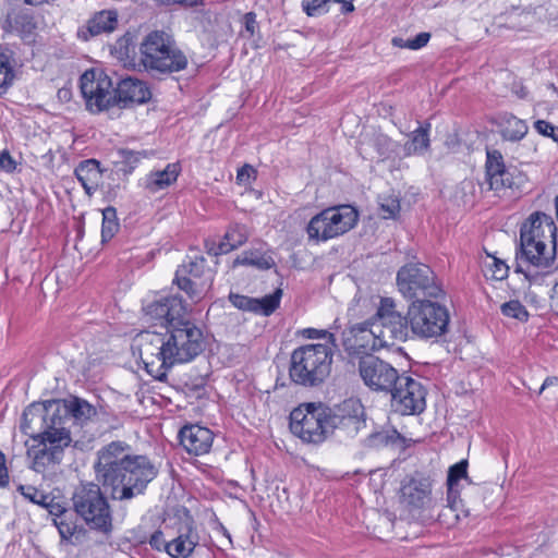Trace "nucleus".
Segmentation results:
<instances>
[{"instance_id": "7c9ffc66", "label": "nucleus", "mask_w": 558, "mask_h": 558, "mask_svg": "<svg viewBox=\"0 0 558 558\" xmlns=\"http://www.w3.org/2000/svg\"><path fill=\"white\" fill-rule=\"evenodd\" d=\"M133 39L134 37L130 33L124 34L113 44L111 53L135 68L138 66V54Z\"/></svg>"}, {"instance_id": "6e6d98bb", "label": "nucleus", "mask_w": 558, "mask_h": 558, "mask_svg": "<svg viewBox=\"0 0 558 558\" xmlns=\"http://www.w3.org/2000/svg\"><path fill=\"white\" fill-rule=\"evenodd\" d=\"M447 501L451 509L458 508V504L461 501L458 485L447 484Z\"/></svg>"}, {"instance_id": "39448f33", "label": "nucleus", "mask_w": 558, "mask_h": 558, "mask_svg": "<svg viewBox=\"0 0 558 558\" xmlns=\"http://www.w3.org/2000/svg\"><path fill=\"white\" fill-rule=\"evenodd\" d=\"M187 65V57L165 31L149 32L140 44L138 66L154 77L183 71Z\"/></svg>"}, {"instance_id": "20e7f679", "label": "nucleus", "mask_w": 558, "mask_h": 558, "mask_svg": "<svg viewBox=\"0 0 558 558\" xmlns=\"http://www.w3.org/2000/svg\"><path fill=\"white\" fill-rule=\"evenodd\" d=\"M556 232L557 228L548 216L539 213L531 215L529 222L520 230L517 259L541 269H549L556 263Z\"/></svg>"}, {"instance_id": "603ef678", "label": "nucleus", "mask_w": 558, "mask_h": 558, "mask_svg": "<svg viewBox=\"0 0 558 558\" xmlns=\"http://www.w3.org/2000/svg\"><path fill=\"white\" fill-rule=\"evenodd\" d=\"M16 169V161L10 155L9 150L4 149L0 153V170L12 173Z\"/></svg>"}, {"instance_id": "338daca9", "label": "nucleus", "mask_w": 558, "mask_h": 558, "mask_svg": "<svg viewBox=\"0 0 558 558\" xmlns=\"http://www.w3.org/2000/svg\"><path fill=\"white\" fill-rule=\"evenodd\" d=\"M515 272H523L525 278L530 279L527 272H524V270L522 269L521 265L518 264L517 268H515Z\"/></svg>"}, {"instance_id": "5701e85b", "label": "nucleus", "mask_w": 558, "mask_h": 558, "mask_svg": "<svg viewBox=\"0 0 558 558\" xmlns=\"http://www.w3.org/2000/svg\"><path fill=\"white\" fill-rule=\"evenodd\" d=\"M117 13L110 10L97 12L90 17L86 25L77 31V37L87 41L92 37L98 36L102 33H111L116 29L118 24Z\"/></svg>"}, {"instance_id": "37998d69", "label": "nucleus", "mask_w": 558, "mask_h": 558, "mask_svg": "<svg viewBox=\"0 0 558 558\" xmlns=\"http://www.w3.org/2000/svg\"><path fill=\"white\" fill-rule=\"evenodd\" d=\"M70 518L53 519V523L57 526L59 534L62 539H70L76 529V525L69 520Z\"/></svg>"}, {"instance_id": "473e14b6", "label": "nucleus", "mask_w": 558, "mask_h": 558, "mask_svg": "<svg viewBox=\"0 0 558 558\" xmlns=\"http://www.w3.org/2000/svg\"><path fill=\"white\" fill-rule=\"evenodd\" d=\"M275 265V260L270 255L260 253L257 250L244 251L232 263L233 268L238 266H253L260 270L270 269Z\"/></svg>"}, {"instance_id": "13d9d810", "label": "nucleus", "mask_w": 558, "mask_h": 558, "mask_svg": "<svg viewBox=\"0 0 558 558\" xmlns=\"http://www.w3.org/2000/svg\"><path fill=\"white\" fill-rule=\"evenodd\" d=\"M161 4L165 5H181L184 8H193L203 4V0H157Z\"/></svg>"}, {"instance_id": "a19ab883", "label": "nucleus", "mask_w": 558, "mask_h": 558, "mask_svg": "<svg viewBox=\"0 0 558 558\" xmlns=\"http://www.w3.org/2000/svg\"><path fill=\"white\" fill-rule=\"evenodd\" d=\"M462 478L471 483L468 476V460H461L449 468L447 475V484L458 485L459 481Z\"/></svg>"}, {"instance_id": "423d86ee", "label": "nucleus", "mask_w": 558, "mask_h": 558, "mask_svg": "<svg viewBox=\"0 0 558 558\" xmlns=\"http://www.w3.org/2000/svg\"><path fill=\"white\" fill-rule=\"evenodd\" d=\"M332 360L333 350L329 344L301 345L291 353L289 378L306 388L318 387L329 377Z\"/></svg>"}, {"instance_id": "6ab92c4d", "label": "nucleus", "mask_w": 558, "mask_h": 558, "mask_svg": "<svg viewBox=\"0 0 558 558\" xmlns=\"http://www.w3.org/2000/svg\"><path fill=\"white\" fill-rule=\"evenodd\" d=\"M401 498L413 508H423L429 499L432 483L429 476L421 472L407 476L400 488Z\"/></svg>"}, {"instance_id": "5fc2aeb1", "label": "nucleus", "mask_w": 558, "mask_h": 558, "mask_svg": "<svg viewBox=\"0 0 558 558\" xmlns=\"http://www.w3.org/2000/svg\"><path fill=\"white\" fill-rule=\"evenodd\" d=\"M150 547L153 549H156V550H165L167 553V546H168V543L165 538H163V533L161 531H155L150 537H149V541H148Z\"/></svg>"}, {"instance_id": "c85d7f7f", "label": "nucleus", "mask_w": 558, "mask_h": 558, "mask_svg": "<svg viewBox=\"0 0 558 558\" xmlns=\"http://www.w3.org/2000/svg\"><path fill=\"white\" fill-rule=\"evenodd\" d=\"M404 437L395 428L371 433L364 439V446L368 448L393 447L403 448Z\"/></svg>"}, {"instance_id": "f257e3e1", "label": "nucleus", "mask_w": 558, "mask_h": 558, "mask_svg": "<svg viewBox=\"0 0 558 558\" xmlns=\"http://www.w3.org/2000/svg\"><path fill=\"white\" fill-rule=\"evenodd\" d=\"M93 468L97 483L88 482L75 488L73 509L90 530L109 535L113 525L106 494L118 501L144 495L159 470L147 456L131 453V447L121 440L100 448Z\"/></svg>"}, {"instance_id": "c03bdc74", "label": "nucleus", "mask_w": 558, "mask_h": 558, "mask_svg": "<svg viewBox=\"0 0 558 558\" xmlns=\"http://www.w3.org/2000/svg\"><path fill=\"white\" fill-rule=\"evenodd\" d=\"M380 208H381L383 213L385 214L384 217L386 219L396 218L401 208L400 201L397 197L385 198L380 203Z\"/></svg>"}, {"instance_id": "f8f14e48", "label": "nucleus", "mask_w": 558, "mask_h": 558, "mask_svg": "<svg viewBox=\"0 0 558 558\" xmlns=\"http://www.w3.org/2000/svg\"><path fill=\"white\" fill-rule=\"evenodd\" d=\"M80 87L86 107L93 113L117 106L116 88L111 78L102 70L85 71L80 78Z\"/></svg>"}, {"instance_id": "7ed1b4c3", "label": "nucleus", "mask_w": 558, "mask_h": 558, "mask_svg": "<svg viewBox=\"0 0 558 558\" xmlns=\"http://www.w3.org/2000/svg\"><path fill=\"white\" fill-rule=\"evenodd\" d=\"M56 411L58 409L52 399L33 402L22 414L21 430L43 446L35 453V463H60L64 449L72 442L70 430Z\"/></svg>"}, {"instance_id": "3c124183", "label": "nucleus", "mask_w": 558, "mask_h": 558, "mask_svg": "<svg viewBox=\"0 0 558 558\" xmlns=\"http://www.w3.org/2000/svg\"><path fill=\"white\" fill-rule=\"evenodd\" d=\"M17 492L28 501L36 504L38 500L39 495L41 494V490L37 489L36 487L32 485H23L20 484L17 486Z\"/></svg>"}, {"instance_id": "4d7b16f0", "label": "nucleus", "mask_w": 558, "mask_h": 558, "mask_svg": "<svg viewBox=\"0 0 558 558\" xmlns=\"http://www.w3.org/2000/svg\"><path fill=\"white\" fill-rule=\"evenodd\" d=\"M9 472L7 468L5 454L0 450V487L4 488L9 485Z\"/></svg>"}, {"instance_id": "6e6552de", "label": "nucleus", "mask_w": 558, "mask_h": 558, "mask_svg": "<svg viewBox=\"0 0 558 558\" xmlns=\"http://www.w3.org/2000/svg\"><path fill=\"white\" fill-rule=\"evenodd\" d=\"M397 286L408 300H438L445 295L441 282L426 264L412 262L403 265L397 272Z\"/></svg>"}, {"instance_id": "393cba45", "label": "nucleus", "mask_w": 558, "mask_h": 558, "mask_svg": "<svg viewBox=\"0 0 558 558\" xmlns=\"http://www.w3.org/2000/svg\"><path fill=\"white\" fill-rule=\"evenodd\" d=\"M197 544V534L191 525H185L179 530V535L168 543L167 554L172 558H189Z\"/></svg>"}, {"instance_id": "a18cd8bd", "label": "nucleus", "mask_w": 558, "mask_h": 558, "mask_svg": "<svg viewBox=\"0 0 558 558\" xmlns=\"http://www.w3.org/2000/svg\"><path fill=\"white\" fill-rule=\"evenodd\" d=\"M229 300L234 307L247 312H253V304L256 303L255 298H250L238 293H230Z\"/></svg>"}, {"instance_id": "ddd939ff", "label": "nucleus", "mask_w": 558, "mask_h": 558, "mask_svg": "<svg viewBox=\"0 0 558 558\" xmlns=\"http://www.w3.org/2000/svg\"><path fill=\"white\" fill-rule=\"evenodd\" d=\"M390 393V407L401 415L421 414L426 408V389L423 384L407 373H401Z\"/></svg>"}, {"instance_id": "b1692460", "label": "nucleus", "mask_w": 558, "mask_h": 558, "mask_svg": "<svg viewBox=\"0 0 558 558\" xmlns=\"http://www.w3.org/2000/svg\"><path fill=\"white\" fill-rule=\"evenodd\" d=\"M248 239L246 228L244 226L234 225L231 226L225 233L222 240L216 245L211 243L209 246L206 243V247L209 254L215 256L228 254L233 250L242 246Z\"/></svg>"}, {"instance_id": "c9c22d12", "label": "nucleus", "mask_w": 558, "mask_h": 558, "mask_svg": "<svg viewBox=\"0 0 558 558\" xmlns=\"http://www.w3.org/2000/svg\"><path fill=\"white\" fill-rule=\"evenodd\" d=\"M281 294L282 291L277 289L271 294L265 295L262 299H255L256 303L253 304V313H259L266 316L272 314L280 305Z\"/></svg>"}, {"instance_id": "58836bf2", "label": "nucleus", "mask_w": 558, "mask_h": 558, "mask_svg": "<svg viewBox=\"0 0 558 558\" xmlns=\"http://www.w3.org/2000/svg\"><path fill=\"white\" fill-rule=\"evenodd\" d=\"M15 78L9 56L0 52V89L7 90Z\"/></svg>"}, {"instance_id": "aec40b11", "label": "nucleus", "mask_w": 558, "mask_h": 558, "mask_svg": "<svg viewBox=\"0 0 558 558\" xmlns=\"http://www.w3.org/2000/svg\"><path fill=\"white\" fill-rule=\"evenodd\" d=\"M150 98L151 92L147 84L136 77H124L116 87V101L120 108H126L133 104L142 105Z\"/></svg>"}, {"instance_id": "9d476101", "label": "nucleus", "mask_w": 558, "mask_h": 558, "mask_svg": "<svg viewBox=\"0 0 558 558\" xmlns=\"http://www.w3.org/2000/svg\"><path fill=\"white\" fill-rule=\"evenodd\" d=\"M359 221V211L351 205L329 207L315 215L306 231L311 240L327 241L353 229Z\"/></svg>"}, {"instance_id": "79ce46f5", "label": "nucleus", "mask_w": 558, "mask_h": 558, "mask_svg": "<svg viewBox=\"0 0 558 558\" xmlns=\"http://www.w3.org/2000/svg\"><path fill=\"white\" fill-rule=\"evenodd\" d=\"M492 263L487 265L490 277L495 280H504L508 277L509 267L504 260H500L494 256L490 257Z\"/></svg>"}, {"instance_id": "4be33fe9", "label": "nucleus", "mask_w": 558, "mask_h": 558, "mask_svg": "<svg viewBox=\"0 0 558 558\" xmlns=\"http://www.w3.org/2000/svg\"><path fill=\"white\" fill-rule=\"evenodd\" d=\"M398 146V143L393 142L387 135L374 133L361 141L357 149L359 154L364 159L372 160L377 156L378 160L384 161L392 157Z\"/></svg>"}, {"instance_id": "864d4df0", "label": "nucleus", "mask_w": 558, "mask_h": 558, "mask_svg": "<svg viewBox=\"0 0 558 558\" xmlns=\"http://www.w3.org/2000/svg\"><path fill=\"white\" fill-rule=\"evenodd\" d=\"M256 171L251 165L242 166L236 173V180L239 183L247 184L255 179Z\"/></svg>"}, {"instance_id": "4468645a", "label": "nucleus", "mask_w": 558, "mask_h": 558, "mask_svg": "<svg viewBox=\"0 0 558 558\" xmlns=\"http://www.w3.org/2000/svg\"><path fill=\"white\" fill-rule=\"evenodd\" d=\"M328 422L331 425V436L353 438L366 426V413L362 402L349 398L341 403L329 407Z\"/></svg>"}, {"instance_id": "a878e982", "label": "nucleus", "mask_w": 558, "mask_h": 558, "mask_svg": "<svg viewBox=\"0 0 558 558\" xmlns=\"http://www.w3.org/2000/svg\"><path fill=\"white\" fill-rule=\"evenodd\" d=\"M74 173L88 195H92L98 189L102 179V169L100 162L96 159L81 161Z\"/></svg>"}, {"instance_id": "a211bd4d", "label": "nucleus", "mask_w": 558, "mask_h": 558, "mask_svg": "<svg viewBox=\"0 0 558 558\" xmlns=\"http://www.w3.org/2000/svg\"><path fill=\"white\" fill-rule=\"evenodd\" d=\"M206 266V259L204 256H195L190 258L186 264L180 266L175 271L173 283L184 291L187 296L193 301H198L202 298V289L194 279H198L203 276Z\"/></svg>"}, {"instance_id": "72a5a7b5", "label": "nucleus", "mask_w": 558, "mask_h": 558, "mask_svg": "<svg viewBox=\"0 0 558 558\" xmlns=\"http://www.w3.org/2000/svg\"><path fill=\"white\" fill-rule=\"evenodd\" d=\"M35 27L33 17L23 12H9L2 22V28L5 33H31Z\"/></svg>"}, {"instance_id": "69168bd1", "label": "nucleus", "mask_w": 558, "mask_h": 558, "mask_svg": "<svg viewBox=\"0 0 558 558\" xmlns=\"http://www.w3.org/2000/svg\"><path fill=\"white\" fill-rule=\"evenodd\" d=\"M550 268L558 269V260ZM553 291L558 292V282L554 286Z\"/></svg>"}, {"instance_id": "1a4fd4ad", "label": "nucleus", "mask_w": 558, "mask_h": 558, "mask_svg": "<svg viewBox=\"0 0 558 558\" xmlns=\"http://www.w3.org/2000/svg\"><path fill=\"white\" fill-rule=\"evenodd\" d=\"M409 319L413 336L433 339L448 331L450 315L448 308L438 300H420L409 305Z\"/></svg>"}, {"instance_id": "e2e57ef3", "label": "nucleus", "mask_w": 558, "mask_h": 558, "mask_svg": "<svg viewBox=\"0 0 558 558\" xmlns=\"http://www.w3.org/2000/svg\"><path fill=\"white\" fill-rule=\"evenodd\" d=\"M353 0H340L339 3L342 4L341 12L342 13H350L354 11V5L352 3Z\"/></svg>"}, {"instance_id": "de8ad7c7", "label": "nucleus", "mask_w": 558, "mask_h": 558, "mask_svg": "<svg viewBox=\"0 0 558 558\" xmlns=\"http://www.w3.org/2000/svg\"><path fill=\"white\" fill-rule=\"evenodd\" d=\"M534 128L539 134L558 142V126L545 120H537L534 122Z\"/></svg>"}, {"instance_id": "f03ea898", "label": "nucleus", "mask_w": 558, "mask_h": 558, "mask_svg": "<svg viewBox=\"0 0 558 558\" xmlns=\"http://www.w3.org/2000/svg\"><path fill=\"white\" fill-rule=\"evenodd\" d=\"M150 320L159 322L166 332L142 333L141 360L146 372L158 381H166L177 364L189 363L205 350L202 329L184 316L187 306L180 295L162 296L144 307Z\"/></svg>"}, {"instance_id": "bb28decb", "label": "nucleus", "mask_w": 558, "mask_h": 558, "mask_svg": "<svg viewBox=\"0 0 558 558\" xmlns=\"http://www.w3.org/2000/svg\"><path fill=\"white\" fill-rule=\"evenodd\" d=\"M180 172L179 162L168 163L163 170L150 172L147 175L145 187L151 193L165 190L177 181Z\"/></svg>"}, {"instance_id": "4c0bfd02", "label": "nucleus", "mask_w": 558, "mask_h": 558, "mask_svg": "<svg viewBox=\"0 0 558 558\" xmlns=\"http://www.w3.org/2000/svg\"><path fill=\"white\" fill-rule=\"evenodd\" d=\"M430 39V34L422 32L412 39H403L400 37L392 38V45L399 48H407L410 50H418L427 45Z\"/></svg>"}, {"instance_id": "9b49d317", "label": "nucleus", "mask_w": 558, "mask_h": 558, "mask_svg": "<svg viewBox=\"0 0 558 558\" xmlns=\"http://www.w3.org/2000/svg\"><path fill=\"white\" fill-rule=\"evenodd\" d=\"M397 305L391 298H380L379 306L375 318L378 320L379 345L387 348L393 345L396 341H405L411 331L409 311L403 316L397 311Z\"/></svg>"}, {"instance_id": "c756f323", "label": "nucleus", "mask_w": 558, "mask_h": 558, "mask_svg": "<svg viewBox=\"0 0 558 558\" xmlns=\"http://www.w3.org/2000/svg\"><path fill=\"white\" fill-rule=\"evenodd\" d=\"M500 135L505 141L519 142L527 133L529 126L525 121L512 116L505 114L500 121Z\"/></svg>"}, {"instance_id": "09e8293b", "label": "nucleus", "mask_w": 558, "mask_h": 558, "mask_svg": "<svg viewBox=\"0 0 558 558\" xmlns=\"http://www.w3.org/2000/svg\"><path fill=\"white\" fill-rule=\"evenodd\" d=\"M47 510L51 515L54 517V519L72 517L71 510L57 501L54 497L49 499V506Z\"/></svg>"}, {"instance_id": "f704fd0d", "label": "nucleus", "mask_w": 558, "mask_h": 558, "mask_svg": "<svg viewBox=\"0 0 558 558\" xmlns=\"http://www.w3.org/2000/svg\"><path fill=\"white\" fill-rule=\"evenodd\" d=\"M120 223L117 217V209L108 206L102 209L101 241H110L118 232Z\"/></svg>"}, {"instance_id": "2f4dec72", "label": "nucleus", "mask_w": 558, "mask_h": 558, "mask_svg": "<svg viewBox=\"0 0 558 558\" xmlns=\"http://www.w3.org/2000/svg\"><path fill=\"white\" fill-rule=\"evenodd\" d=\"M430 123L425 122L411 133V138L404 144L407 156L422 155L429 148Z\"/></svg>"}, {"instance_id": "f3484780", "label": "nucleus", "mask_w": 558, "mask_h": 558, "mask_svg": "<svg viewBox=\"0 0 558 558\" xmlns=\"http://www.w3.org/2000/svg\"><path fill=\"white\" fill-rule=\"evenodd\" d=\"M54 403L56 409H58L56 414L60 416L62 422L65 423L66 420H73V424L80 427H84L108 415L104 407H96L77 396L54 400Z\"/></svg>"}, {"instance_id": "8fccbe9b", "label": "nucleus", "mask_w": 558, "mask_h": 558, "mask_svg": "<svg viewBox=\"0 0 558 558\" xmlns=\"http://www.w3.org/2000/svg\"><path fill=\"white\" fill-rule=\"evenodd\" d=\"M243 25L244 29L247 33L248 37H253L259 28L258 22L256 20L255 12H247L243 16Z\"/></svg>"}, {"instance_id": "774afa93", "label": "nucleus", "mask_w": 558, "mask_h": 558, "mask_svg": "<svg viewBox=\"0 0 558 558\" xmlns=\"http://www.w3.org/2000/svg\"><path fill=\"white\" fill-rule=\"evenodd\" d=\"M329 339L335 342V336L332 333H329ZM335 345V343H332Z\"/></svg>"}, {"instance_id": "ea45409f", "label": "nucleus", "mask_w": 558, "mask_h": 558, "mask_svg": "<svg viewBox=\"0 0 558 558\" xmlns=\"http://www.w3.org/2000/svg\"><path fill=\"white\" fill-rule=\"evenodd\" d=\"M118 154L122 158V163H124L125 166H129V169H126V168L121 169L124 172H131L134 169V167L137 165V162H140L141 159L149 156V153H147L146 150L135 151V150L128 149V148L119 149Z\"/></svg>"}, {"instance_id": "0eeeda50", "label": "nucleus", "mask_w": 558, "mask_h": 558, "mask_svg": "<svg viewBox=\"0 0 558 558\" xmlns=\"http://www.w3.org/2000/svg\"><path fill=\"white\" fill-rule=\"evenodd\" d=\"M328 414L329 407L323 403L300 404L290 413V430L305 444L320 445L331 436Z\"/></svg>"}, {"instance_id": "052dcab7", "label": "nucleus", "mask_w": 558, "mask_h": 558, "mask_svg": "<svg viewBox=\"0 0 558 558\" xmlns=\"http://www.w3.org/2000/svg\"><path fill=\"white\" fill-rule=\"evenodd\" d=\"M52 497L48 494H45L44 492H41V494L39 495L38 497V500L35 505H38V506H41L43 508L45 509H48V506H49V499H51Z\"/></svg>"}, {"instance_id": "e433bc0d", "label": "nucleus", "mask_w": 558, "mask_h": 558, "mask_svg": "<svg viewBox=\"0 0 558 558\" xmlns=\"http://www.w3.org/2000/svg\"><path fill=\"white\" fill-rule=\"evenodd\" d=\"M500 311L504 316L518 319L521 323L527 322L530 317L525 306L518 300H510L501 304Z\"/></svg>"}, {"instance_id": "680f3d73", "label": "nucleus", "mask_w": 558, "mask_h": 558, "mask_svg": "<svg viewBox=\"0 0 558 558\" xmlns=\"http://www.w3.org/2000/svg\"><path fill=\"white\" fill-rule=\"evenodd\" d=\"M554 385H558V377H556V376L547 377L539 388V393H542L547 387H550Z\"/></svg>"}, {"instance_id": "dca6fc26", "label": "nucleus", "mask_w": 558, "mask_h": 558, "mask_svg": "<svg viewBox=\"0 0 558 558\" xmlns=\"http://www.w3.org/2000/svg\"><path fill=\"white\" fill-rule=\"evenodd\" d=\"M378 324L374 319L363 323L349 325L342 331V347L349 355H366L371 351H377L383 348L379 345V336L377 332Z\"/></svg>"}, {"instance_id": "49530a36", "label": "nucleus", "mask_w": 558, "mask_h": 558, "mask_svg": "<svg viewBox=\"0 0 558 558\" xmlns=\"http://www.w3.org/2000/svg\"><path fill=\"white\" fill-rule=\"evenodd\" d=\"M501 177L504 181V189H518L523 182V175L521 173L514 175V173L510 172V170L506 168L504 161Z\"/></svg>"}, {"instance_id": "0e129e2a", "label": "nucleus", "mask_w": 558, "mask_h": 558, "mask_svg": "<svg viewBox=\"0 0 558 558\" xmlns=\"http://www.w3.org/2000/svg\"><path fill=\"white\" fill-rule=\"evenodd\" d=\"M47 0H23L24 3L31 4V5H37L46 2Z\"/></svg>"}, {"instance_id": "cd10ccee", "label": "nucleus", "mask_w": 558, "mask_h": 558, "mask_svg": "<svg viewBox=\"0 0 558 558\" xmlns=\"http://www.w3.org/2000/svg\"><path fill=\"white\" fill-rule=\"evenodd\" d=\"M502 171V155L499 150H487L485 174L489 190L501 191L504 190V181L501 177Z\"/></svg>"}, {"instance_id": "412c9836", "label": "nucleus", "mask_w": 558, "mask_h": 558, "mask_svg": "<svg viewBox=\"0 0 558 558\" xmlns=\"http://www.w3.org/2000/svg\"><path fill=\"white\" fill-rule=\"evenodd\" d=\"M179 439L187 453L202 456L209 452L214 441V434L209 428L197 424L185 425L179 432Z\"/></svg>"}, {"instance_id": "bf43d9fd", "label": "nucleus", "mask_w": 558, "mask_h": 558, "mask_svg": "<svg viewBox=\"0 0 558 558\" xmlns=\"http://www.w3.org/2000/svg\"><path fill=\"white\" fill-rule=\"evenodd\" d=\"M305 332L307 333V337L311 339L323 338L327 335V331L318 330V329H314V328H308L305 330Z\"/></svg>"}, {"instance_id": "2eb2a0df", "label": "nucleus", "mask_w": 558, "mask_h": 558, "mask_svg": "<svg viewBox=\"0 0 558 558\" xmlns=\"http://www.w3.org/2000/svg\"><path fill=\"white\" fill-rule=\"evenodd\" d=\"M357 371L364 385L374 392L389 393L401 375L390 363L373 354L360 357Z\"/></svg>"}]
</instances>
